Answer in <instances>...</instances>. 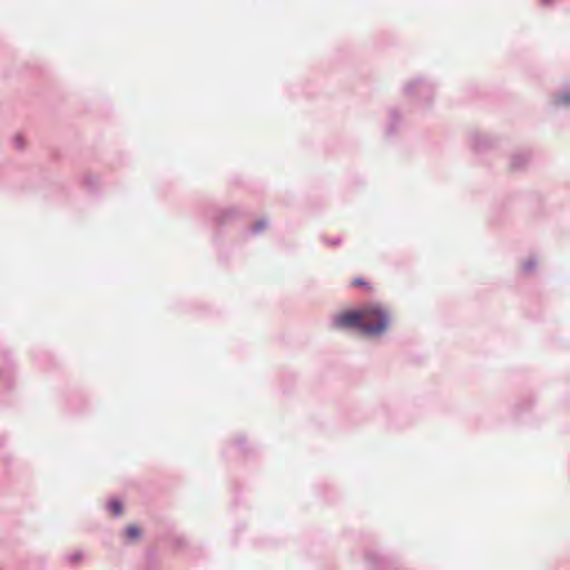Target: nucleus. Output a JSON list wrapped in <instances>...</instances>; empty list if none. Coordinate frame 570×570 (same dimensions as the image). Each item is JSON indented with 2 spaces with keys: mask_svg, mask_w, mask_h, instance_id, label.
I'll return each instance as SVG.
<instances>
[{
  "mask_svg": "<svg viewBox=\"0 0 570 570\" xmlns=\"http://www.w3.org/2000/svg\"><path fill=\"white\" fill-rule=\"evenodd\" d=\"M110 510H111L112 514L119 515L121 513V511H122V505L118 501H112L110 503Z\"/></svg>",
  "mask_w": 570,
  "mask_h": 570,
  "instance_id": "39448f33",
  "label": "nucleus"
},
{
  "mask_svg": "<svg viewBox=\"0 0 570 570\" xmlns=\"http://www.w3.org/2000/svg\"><path fill=\"white\" fill-rule=\"evenodd\" d=\"M390 313L379 304L363 307L362 333L370 336L383 334L390 325Z\"/></svg>",
  "mask_w": 570,
  "mask_h": 570,
  "instance_id": "f257e3e1",
  "label": "nucleus"
},
{
  "mask_svg": "<svg viewBox=\"0 0 570 570\" xmlns=\"http://www.w3.org/2000/svg\"><path fill=\"white\" fill-rule=\"evenodd\" d=\"M126 534L130 540H136L140 535V530L136 525H129L126 529Z\"/></svg>",
  "mask_w": 570,
  "mask_h": 570,
  "instance_id": "20e7f679",
  "label": "nucleus"
},
{
  "mask_svg": "<svg viewBox=\"0 0 570 570\" xmlns=\"http://www.w3.org/2000/svg\"><path fill=\"white\" fill-rule=\"evenodd\" d=\"M351 286H353V287H362V288H364L367 292L373 289V286L371 285V283L367 282L366 279L362 278V277H357V278L352 279L351 281Z\"/></svg>",
  "mask_w": 570,
  "mask_h": 570,
  "instance_id": "7ed1b4c3",
  "label": "nucleus"
},
{
  "mask_svg": "<svg viewBox=\"0 0 570 570\" xmlns=\"http://www.w3.org/2000/svg\"><path fill=\"white\" fill-rule=\"evenodd\" d=\"M562 102L563 104H569L570 102V97H563L562 98Z\"/></svg>",
  "mask_w": 570,
  "mask_h": 570,
  "instance_id": "0eeeda50",
  "label": "nucleus"
},
{
  "mask_svg": "<svg viewBox=\"0 0 570 570\" xmlns=\"http://www.w3.org/2000/svg\"><path fill=\"white\" fill-rule=\"evenodd\" d=\"M363 308L360 311H348L341 313L334 317V326L336 328L356 327L362 331Z\"/></svg>",
  "mask_w": 570,
  "mask_h": 570,
  "instance_id": "f03ea898",
  "label": "nucleus"
},
{
  "mask_svg": "<svg viewBox=\"0 0 570 570\" xmlns=\"http://www.w3.org/2000/svg\"><path fill=\"white\" fill-rule=\"evenodd\" d=\"M266 226H267V223H266V222H264V220H258V222H256V223H255V225H254V227H253V228H254L255 230L259 232V230H263Z\"/></svg>",
  "mask_w": 570,
  "mask_h": 570,
  "instance_id": "423d86ee",
  "label": "nucleus"
},
{
  "mask_svg": "<svg viewBox=\"0 0 570 570\" xmlns=\"http://www.w3.org/2000/svg\"><path fill=\"white\" fill-rule=\"evenodd\" d=\"M542 1H543L544 3H548V2H550L551 0H542Z\"/></svg>",
  "mask_w": 570,
  "mask_h": 570,
  "instance_id": "6e6552de",
  "label": "nucleus"
}]
</instances>
